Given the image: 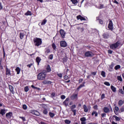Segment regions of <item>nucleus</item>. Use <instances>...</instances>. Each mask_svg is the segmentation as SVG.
Segmentation results:
<instances>
[{
    "label": "nucleus",
    "mask_w": 124,
    "mask_h": 124,
    "mask_svg": "<svg viewBox=\"0 0 124 124\" xmlns=\"http://www.w3.org/2000/svg\"><path fill=\"white\" fill-rule=\"evenodd\" d=\"M33 42L35 46L38 47L42 44V39L39 38H35L33 39Z\"/></svg>",
    "instance_id": "f257e3e1"
},
{
    "label": "nucleus",
    "mask_w": 124,
    "mask_h": 124,
    "mask_svg": "<svg viewBox=\"0 0 124 124\" xmlns=\"http://www.w3.org/2000/svg\"><path fill=\"white\" fill-rule=\"evenodd\" d=\"M120 44H121V42L120 41H117L116 43L111 44L110 46V49L112 50H115L120 46Z\"/></svg>",
    "instance_id": "f03ea898"
},
{
    "label": "nucleus",
    "mask_w": 124,
    "mask_h": 124,
    "mask_svg": "<svg viewBox=\"0 0 124 124\" xmlns=\"http://www.w3.org/2000/svg\"><path fill=\"white\" fill-rule=\"evenodd\" d=\"M46 78V74H44V73H39L37 75V79L38 80H45Z\"/></svg>",
    "instance_id": "7ed1b4c3"
},
{
    "label": "nucleus",
    "mask_w": 124,
    "mask_h": 124,
    "mask_svg": "<svg viewBox=\"0 0 124 124\" xmlns=\"http://www.w3.org/2000/svg\"><path fill=\"white\" fill-rule=\"evenodd\" d=\"M103 111L105 113H110L112 111V107L109 106V107H105L103 108Z\"/></svg>",
    "instance_id": "20e7f679"
},
{
    "label": "nucleus",
    "mask_w": 124,
    "mask_h": 124,
    "mask_svg": "<svg viewBox=\"0 0 124 124\" xmlns=\"http://www.w3.org/2000/svg\"><path fill=\"white\" fill-rule=\"evenodd\" d=\"M84 56L85 57H93V53L92 51H86L84 53Z\"/></svg>",
    "instance_id": "39448f33"
},
{
    "label": "nucleus",
    "mask_w": 124,
    "mask_h": 124,
    "mask_svg": "<svg viewBox=\"0 0 124 124\" xmlns=\"http://www.w3.org/2000/svg\"><path fill=\"white\" fill-rule=\"evenodd\" d=\"M60 46L62 48H65L67 46V43L64 41H62L60 42Z\"/></svg>",
    "instance_id": "423d86ee"
},
{
    "label": "nucleus",
    "mask_w": 124,
    "mask_h": 124,
    "mask_svg": "<svg viewBox=\"0 0 124 124\" xmlns=\"http://www.w3.org/2000/svg\"><path fill=\"white\" fill-rule=\"evenodd\" d=\"M113 22L112 21V20H110L109 21V24H108V29H109V30H113Z\"/></svg>",
    "instance_id": "0eeeda50"
},
{
    "label": "nucleus",
    "mask_w": 124,
    "mask_h": 124,
    "mask_svg": "<svg viewBox=\"0 0 124 124\" xmlns=\"http://www.w3.org/2000/svg\"><path fill=\"white\" fill-rule=\"evenodd\" d=\"M60 33L61 35V36H62V38H64L65 36V31L62 29H61L60 31Z\"/></svg>",
    "instance_id": "6e6552de"
},
{
    "label": "nucleus",
    "mask_w": 124,
    "mask_h": 124,
    "mask_svg": "<svg viewBox=\"0 0 124 124\" xmlns=\"http://www.w3.org/2000/svg\"><path fill=\"white\" fill-rule=\"evenodd\" d=\"M6 75L8 76H10L11 75L10 69H8L7 66L6 67Z\"/></svg>",
    "instance_id": "1a4fd4ad"
},
{
    "label": "nucleus",
    "mask_w": 124,
    "mask_h": 124,
    "mask_svg": "<svg viewBox=\"0 0 124 124\" xmlns=\"http://www.w3.org/2000/svg\"><path fill=\"white\" fill-rule=\"evenodd\" d=\"M77 18L78 19V20H80L81 21H86V18L82 16L81 15L77 16Z\"/></svg>",
    "instance_id": "9d476101"
},
{
    "label": "nucleus",
    "mask_w": 124,
    "mask_h": 124,
    "mask_svg": "<svg viewBox=\"0 0 124 124\" xmlns=\"http://www.w3.org/2000/svg\"><path fill=\"white\" fill-rule=\"evenodd\" d=\"M43 84H44V85H50V84H52V81L50 80H45L43 81Z\"/></svg>",
    "instance_id": "9b49d317"
},
{
    "label": "nucleus",
    "mask_w": 124,
    "mask_h": 124,
    "mask_svg": "<svg viewBox=\"0 0 124 124\" xmlns=\"http://www.w3.org/2000/svg\"><path fill=\"white\" fill-rule=\"evenodd\" d=\"M12 116H13V114L11 112L6 114V117L7 118V119H11V117H12Z\"/></svg>",
    "instance_id": "f8f14e48"
},
{
    "label": "nucleus",
    "mask_w": 124,
    "mask_h": 124,
    "mask_svg": "<svg viewBox=\"0 0 124 124\" xmlns=\"http://www.w3.org/2000/svg\"><path fill=\"white\" fill-rule=\"evenodd\" d=\"M119 107H115L114 109V112L115 114V115H119Z\"/></svg>",
    "instance_id": "ddd939ff"
},
{
    "label": "nucleus",
    "mask_w": 124,
    "mask_h": 124,
    "mask_svg": "<svg viewBox=\"0 0 124 124\" xmlns=\"http://www.w3.org/2000/svg\"><path fill=\"white\" fill-rule=\"evenodd\" d=\"M77 97H78V94H73L71 96V99L72 100H74L75 99H77Z\"/></svg>",
    "instance_id": "4468645a"
},
{
    "label": "nucleus",
    "mask_w": 124,
    "mask_h": 124,
    "mask_svg": "<svg viewBox=\"0 0 124 124\" xmlns=\"http://www.w3.org/2000/svg\"><path fill=\"white\" fill-rule=\"evenodd\" d=\"M68 101H69V98H67L63 102V104L65 105V106L66 107L67 106H68Z\"/></svg>",
    "instance_id": "2eb2a0df"
},
{
    "label": "nucleus",
    "mask_w": 124,
    "mask_h": 124,
    "mask_svg": "<svg viewBox=\"0 0 124 124\" xmlns=\"http://www.w3.org/2000/svg\"><path fill=\"white\" fill-rule=\"evenodd\" d=\"M90 107H87V105H84L83 106V109H84V112L87 113V112H88L89 111V108H90Z\"/></svg>",
    "instance_id": "dca6fc26"
},
{
    "label": "nucleus",
    "mask_w": 124,
    "mask_h": 124,
    "mask_svg": "<svg viewBox=\"0 0 124 124\" xmlns=\"http://www.w3.org/2000/svg\"><path fill=\"white\" fill-rule=\"evenodd\" d=\"M32 113L36 116H39L40 115V113L37 110H33Z\"/></svg>",
    "instance_id": "f3484780"
},
{
    "label": "nucleus",
    "mask_w": 124,
    "mask_h": 124,
    "mask_svg": "<svg viewBox=\"0 0 124 124\" xmlns=\"http://www.w3.org/2000/svg\"><path fill=\"white\" fill-rule=\"evenodd\" d=\"M110 88L113 93H116V92H117V88H116L114 86L111 85Z\"/></svg>",
    "instance_id": "a211bd4d"
},
{
    "label": "nucleus",
    "mask_w": 124,
    "mask_h": 124,
    "mask_svg": "<svg viewBox=\"0 0 124 124\" xmlns=\"http://www.w3.org/2000/svg\"><path fill=\"white\" fill-rule=\"evenodd\" d=\"M85 84H86V82H83L82 84H81L78 86V87L77 88V90H80L81 88H83V87H85Z\"/></svg>",
    "instance_id": "6ab92c4d"
},
{
    "label": "nucleus",
    "mask_w": 124,
    "mask_h": 124,
    "mask_svg": "<svg viewBox=\"0 0 124 124\" xmlns=\"http://www.w3.org/2000/svg\"><path fill=\"white\" fill-rule=\"evenodd\" d=\"M9 88L10 92H11V93H14V88L13 87V86H12L11 85H9Z\"/></svg>",
    "instance_id": "aec40b11"
},
{
    "label": "nucleus",
    "mask_w": 124,
    "mask_h": 124,
    "mask_svg": "<svg viewBox=\"0 0 124 124\" xmlns=\"http://www.w3.org/2000/svg\"><path fill=\"white\" fill-rule=\"evenodd\" d=\"M6 113V112L5 111V109H2L0 110V114L2 115V116H3V115H4Z\"/></svg>",
    "instance_id": "412c9836"
},
{
    "label": "nucleus",
    "mask_w": 124,
    "mask_h": 124,
    "mask_svg": "<svg viewBox=\"0 0 124 124\" xmlns=\"http://www.w3.org/2000/svg\"><path fill=\"white\" fill-rule=\"evenodd\" d=\"M24 36H25V33L24 32H20L19 34V38L20 39H23Z\"/></svg>",
    "instance_id": "4be33fe9"
},
{
    "label": "nucleus",
    "mask_w": 124,
    "mask_h": 124,
    "mask_svg": "<svg viewBox=\"0 0 124 124\" xmlns=\"http://www.w3.org/2000/svg\"><path fill=\"white\" fill-rule=\"evenodd\" d=\"M16 71L17 72V74H20V72H21V69H20V67H17L16 69Z\"/></svg>",
    "instance_id": "5701e85b"
},
{
    "label": "nucleus",
    "mask_w": 124,
    "mask_h": 124,
    "mask_svg": "<svg viewBox=\"0 0 124 124\" xmlns=\"http://www.w3.org/2000/svg\"><path fill=\"white\" fill-rule=\"evenodd\" d=\"M113 118H115V120L117 122H120L121 121V118H120L119 117H118L116 115H113Z\"/></svg>",
    "instance_id": "b1692460"
},
{
    "label": "nucleus",
    "mask_w": 124,
    "mask_h": 124,
    "mask_svg": "<svg viewBox=\"0 0 124 124\" xmlns=\"http://www.w3.org/2000/svg\"><path fill=\"white\" fill-rule=\"evenodd\" d=\"M46 70L47 72H50L51 71V67H50V65H47L46 67Z\"/></svg>",
    "instance_id": "393cba45"
},
{
    "label": "nucleus",
    "mask_w": 124,
    "mask_h": 124,
    "mask_svg": "<svg viewBox=\"0 0 124 124\" xmlns=\"http://www.w3.org/2000/svg\"><path fill=\"white\" fill-rule=\"evenodd\" d=\"M46 23H47V19H44L42 21V22L41 25V26H44V25H45V24H46Z\"/></svg>",
    "instance_id": "a878e982"
},
{
    "label": "nucleus",
    "mask_w": 124,
    "mask_h": 124,
    "mask_svg": "<svg viewBox=\"0 0 124 124\" xmlns=\"http://www.w3.org/2000/svg\"><path fill=\"white\" fill-rule=\"evenodd\" d=\"M72 3L75 4V5H77V3H78V1L77 0H71Z\"/></svg>",
    "instance_id": "bb28decb"
},
{
    "label": "nucleus",
    "mask_w": 124,
    "mask_h": 124,
    "mask_svg": "<svg viewBox=\"0 0 124 124\" xmlns=\"http://www.w3.org/2000/svg\"><path fill=\"white\" fill-rule=\"evenodd\" d=\"M25 15H26V16H31V12L30 11H28L27 13L25 14Z\"/></svg>",
    "instance_id": "cd10ccee"
},
{
    "label": "nucleus",
    "mask_w": 124,
    "mask_h": 124,
    "mask_svg": "<svg viewBox=\"0 0 124 124\" xmlns=\"http://www.w3.org/2000/svg\"><path fill=\"white\" fill-rule=\"evenodd\" d=\"M41 61V59H40V57H37L36 58V61L38 63V64H39V62H40Z\"/></svg>",
    "instance_id": "c85d7f7f"
},
{
    "label": "nucleus",
    "mask_w": 124,
    "mask_h": 124,
    "mask_svg": "<svg viewBox=\"0 0 124 124\" xmlns=\"http://www.w3.org/2000/svg\"><path fill=\"white\" fill-rule=\"evenodd\" d=\"M92 116H93V115H95V117H97L98 113H97V112L94 110L92 112Z\"/></svg>",
    "instance_id": "c756f323"
},
{
    "label": "nucleus",
    "mask_w": 124,
    "mask_h": 124,
    "mask_svg": "<svg viewBox=\"0 0 124 124\" xmlns=\"http://www.w3.org/2000/svg\"><path fill=\"white\" fill-rule=\"evenodd\" d=\"M64 123L66 124H70L71 123V121H70V120L66 119L64 120Z\"/></svg>",
    "instance_id": "7c9ffc66"
},
{
    "label": "nucleus",
    "mask_w": 124,
    "mask_h": 124,
    "mask_svg": "<svg viewBox=\"0 0 124 124\" xmlns=\"http://www.w3.org/2000/svg\"><path fill=\"white\" fill-rule=\"evenodd\" d=\"M24 91L26 93H28V92H29V91H30V88H29V86H26L24 88Z\"/></svg>",
    "instance_id": "2f4dec72"
},
{
    "label": "nucleus",
    "mask_w": 124,
    "mask_h": 124,
    "mask_svg": "<svg viewBox=\"0 0 124 124\" xmlns=\"http://www.w3.org/2000/svg\"><path fill=\"white\" fill-rule=\"evenodd\" d=\"M49 115L50 118H54V117L55 116V114L54 113L51 112H50L49 113Z\"/></svg>",
    "instance_id": "473e14b6"
},
{
    "label": "nucleus",
    "mask_w": 124,
    "mask_h": 124,
    "mask_svg": "<svg viewBox=\"0 0 124 124\" xmlns=\"http://www.w3.org/2000/svg\"><path fill=\"white\" fill-rule=\"evenodd\" d=\"M120 68H121V65H117L114 67V69H115V70H118V69H120Z\"/></svg>",
    "instance_id": "72a5a7b5"
},
{
    "label": "nucleus",
    "mask_w": 124,
    "mask_h": 124,
    "mask_svg": "<svg viewBox=\"0 0 124 124\" xmlns=\"http://www.w3.org/2000/svg\"><path fill=\"white\" fill-rule=\"evenodd\" d=\"M45 50H45L46 54H49V53H50V49L46 47V48Z\"/></svg>",
    "instance_id": "f704fd0d"
},
{
    "label": "nucleus",
    "mask_w": 124,
    "mask_h": 124,
    "mask_svg": "<svg viewBox=\"0 0 124 124\" xmlns=\"http://www.w3.org/2000/svg\"><path fill=\"white\" fill-rule=\"evenodd\" d=\"M104 7H104V5L101 4L99 5V6L98 7V8L99 9H102V8H104Z\"/></svg>",
    "instance_id": "c9c22d12"
},
{
    "label": "nucleus",
    "mask_w": 124,
    "mask_h": 124,
    "mask_svg": "<svg viewBox=\"0 0 124 124\" xmlns=\"http://www.w3.org/2000/svg\"><path fill=\"white\" fill-rule=\"evenodd\" d=\"M123 104H124V101H123V100H119L118 102V105H119L120 106H122V105H123Z\"/></svg>",
    "instance_id": "e433bc0d"
},
{
    "label": "nucleus",
    "mask_w": 124,
    "mask_h": 124,
    "mask_svg": "<svg viewBox=\"0 0 124 124\" xmlns=\"http://www.w3.org/2000/svg\"><path fill=\"white\" fill-rule=\"evenodd\" d=\"M103 36L104 38H108L109 35H108V33H104Z\"/></svg>",
    "instance_id": "4c0bfd02"
},
{
    "label": "nucleus",
    "mask_w": 124,
    "mask_h": 124,
    "mask_svg": "<svg viewBox=\"0 0 124 124\" xmlns=\"http://www.w3.org/2000/svg\"><path fill=\"white\" fill-rule=\"evenodd\" d=\"M117 79L119 81H120V82H123V78H122L121 76H118L117 77Z\"/></svg>",
    "instance_id": "58836bf2"
},
{
    "label": "nucleus",
    "mask_w": 124,
    "mask_h": 124,
    "mask_svg": "<svg viewBox=\"0 0 124 124\" xmlns=\"http://www.w3.org/2000/svg\"><path fill=\"white\" fill-rule=\"evenodd\" d=\"M52 46L54 50H56L57 49V46H56V44H55V43L52 44Z\"/></svg>",
    "instance_id": "ea45409f"
},
{
    "label": "nucleus",
    "mask_w": 124,
    "mask_h": 124,
    "mask_svg": "<svg viewBox=\"0 0 124 124\" xmlns=\"http://www.w3.org/2000/svg\"><path fill=\"white\" fill-rule=\"evenodd\" d=\"M71 110H74L75 108H76V106L75 105H73L72 106L70 107Z\"/></svg>",
    "instance_id": "a19ab883"
},
{
    "label": "nucleus",
    "mask_w": 124,
    "mask_h": 124,
    "mask_svg": "<svg viewBox=\"0 0 124 124\" xmlns=\"http://www.w3.org/2000/svg\"><path fill=\"white\" fill-rule=\"evenodd\" d=\"M55 96H56V93L53 92L51 94V97H52L53 98L55 97Z\"/></svg>",
    "instance_id": "79ce46f5"
},
{
    "label": "nucleus",
    "mask_w": 124,
    "mask_h": 124,
    "mask_svg": "<svg viewBox=\"0 0 124 124\" xmlns=\"http://www.w3.org/2000/svg\"><path fill=\"white\" fill-rule=\"evenodd\" d=\"M101 76H102V77L105 78L106 77V76L105 75V72L104 71H102L101 72Z\"/></svg>",
    "instance_id": "37998d69"
},
{
    "label": "nucleus",
    "mask_w": 124,
    "mask_h": 124,
    "mask_svg": "<svg viewBox=\"0 0 124 124\" xmlns=\"http://www.w3.org/2000/svg\"><path fill=\"white\" fill-rule=\"evenodd\" d=\"M86 118L85 117H82L80 119V121L81 123L86 122Z\"/></svg>",
    "instance_id": "c03bdc74"
},
{
    "label": "nucleus",
    "mask_w": 124,
    "mask_h": 124,
    "mask_svg": "<svg viewBox=\"0 0 124 124\" xmlns=\"http://www.w3.org/2000/svg\"><path fill=\"white\" fill-rule=\"evenodd\" d=\"M43 114L47 115L48 114V110L46 109H45L43 111Z\"/></svg>",
    "instance_id": "a18cd8bd"
},
{
    "label": "nucleus",
    "mask_w": 124,
    "mask_h": 124,
    "mask_svg": "<svg viewBox=\"0 0 124 124\" xmlns=\"http://www.w3.org/2000/svg\"><path fill=\"white\" fill-rule=\"evenodd\" d=\"M119 92L120 93H122V94H124V91H123V90L122 89H120L119 90Z\"/></svg>",
    "instance_id": "49530a36"
},
{
    "label": "nucleus",
    "mask_w": 124,
    "mask_h": 124,
    "mask_svg": "<svg viewBox=\"0 0 124 124\" xmlns=\"http://www.w3.org/2000/svg\"><path fill=\"white\" fill-rule=\"evenodd\" d=\"M104 85H106V86H108V87H109L110 86V83L108 82H105L104 83Z\"/></svg>",
    "instance_id": "de8ad7c7"
},
{
    "label": "nucleus",
    "mask_w": 124,
    "mask_h": 124,
    "mask_svg": "<svg viewBox=\"0 0 124 124\" xmlns=\"http://www.w3.org/2000/svg\"><path fill=\"white\" fill-rule=\"evenodd\" d=\"M114 68V63H111V65H109V68L110 69H113Z\"/></svg>",
    "instance_id": "09e8293b"
},
{
    "label": "nucleus",
    "mask_w": 124,
    "mask_h": 124,
    "mask_svg": "<svg viewBox=\"0 0 124 124\" xmlns=\"http://www.w3.org/2000/svg\"><path fill=\"white\" fill-rule=\"evenodd\" d=\"M22 108L24 110H27V109H28V107H27V105H23Z\"/></svg>",
    "instance_id": "8fccbe9b"
},
{
    "label": "nucleus",
    "mask_w": 124,
    "mask_h": 124,
    "mask_svg": "<svg viewBox=\"0 0 124 124\" xmlns=\"http://www.w3.org/2000/svg\"><path fill=\"white\" fill-rule=\"evenodd\" d=\"M96 19L97 20H98V21H99V24H101V25H102L103 21H102L101 19H98V17H97Z\"/></svg>",
    "instance_id": "3c124183"
},
{
    "label": "nucleus",
    "mask_w": 124,
    "mask_h": 124,
    "mask_svg": "<svg viewBox=\"0 0 124 124\" xmlns=\"http://www.w3.org/2000/svg\"><path fill=\"white\" fill-rule=\"evenodd\" d=\"M72 111L74 113V116H76L77 110L76 109H72Z\"/></svg>",
    "instance_id": "603ef678"
},
{
    "label": "nucleus",
    "mask_w": 124,
    "mask_h": 124,
    "mask_svg": "<svg viewBox=\"0 0 124 124\" xmlns=\"http://www.w3.org/2000/svg\"><path fill=\"white\" fill-rule=\"evenodd\" d=\"M105 98V94L103 93L101 96V99H104Z\"/></svg>",
    "instance_id": "864d4df0"
},
{
    "label": "nucleus",
    "mask_w": 124,
    "mask_h": 124,
    "mask_svg": "<svg viewBox=\"0 0 124 124\" xmlns=\"http://www.w3.org/2000/svg\"><path fill=\"white\" fill-rule=\"evenodd\" d=\"M19 118L22 119V120L23 122H25L26 121V118L24 117L19 116Z\"/></svg>",
    "instance_id": "5fc2aeb1"
},
{
    "label": "nucleus",
    "mask_w": 124,
    "mask_h": 124,
    "mask_svg": "<svg viewBox=\"0 0 124 124\" xmlns=\"http://www.w3.org/2000/svg\"><path fill=\"white\" fill-rule=\"evenodd\" d=\"M61 99H65V95H62L61 96Z\"/></svg>",
    "instance_id": "6e6d98bb"
},
{
    "label": "nucleus",
    "mask_w": 124,
    "mask_h": 124,
    "mask_svg": "<svg viewBox=\"0 0 124 124\" xmlns=\"http://www.w3.org/2000/svg\"><path fill=\"white\" fill-rule=\"evenodd\" d=\"M58 76L60 77V78H62V74L61 73H59L57 74Z\"/></svg>",
    "instance_id": "4d7b16f0"
},
{
    "label": "nucleus",
    "mask_w": 124,
    "mask_h": 124,
    "mask_svg": "<svg viewBox=\"0 0 124 124\" xmlns=\"http://www.w3.org/2000/svg\"><path fill=\"white\" fill-rule=\"evenodd\" d=\"M31 88H32V89H34V90H38V88L37 87H35L33 85H31Z\"/></svg>",
    "instance_id": "13d9d810"
},
{
    "label": "nucleus",
    "mask_w": 124,
    "mask_h": 124,
    "mask_svg": "<svg viewBox=\"0 0 124 124\" xmlns=\"http://www.w3.org/2000/svg\"><path fill=\"white\" fill-rule=\"evenodd\" d=\"M53 54H51L49 56V60H52L53 59Z\"/></svg>",
    "instance_id": "bf43d9fd"
},
{
    "label": "nucleus",
    "mask_w": 124,
    "mask_h": 124,
    "mask_svg": "<svg viewBox=\"0 0 124 124\" xmlns=\"http://www.w3.org/2000/svg\"><path fill=\"white\" fill-rule=\"evenodd\" d=\"M101 116H102V118H104V117H106V113H102V114H101Z\"/></svg>",
    "instance_id": "052dcab7"
},
{
    "label": "nucleus",
    "mask_w": 124,
    "mask_h": 124,
    "mask_svg": "<svg viewBox=\"0 0 124 124\" xmlns=\"http://www.w3.org/2000/svg\"><path fill=\"white\" fill-rule=\"evenodd\" d=\"M64 79L65 80H67V79H68V76H65L64 77Z\"/></svg>",
    "instance_id": "680f3d73"
},
{
    "label": "nucleus",
    "mask_w": 124,
    "mask_h": 124,
    "mask_svg": "<svg viewBox=\"0 0 124 124\" xmlns=\"http://www.w3.org/2000/svg\"><path fill=\"white\" fill-rule=\"evenodd\" d=\"M78 82L79 83H82V82H83V78H80L79 80H78Z\"/></svg>",
    "instance_id": "e2e57ef3"
},
{
    "label": "nucleus",
    "mask_w": 124,
    "mask_h": 124,
    "mask_svg": "<svg viewBox=\"0 0 124 124\" xmlns=\"http://www.w3.org/2000/svg\"><path fill=\"white\" fill-rule=\"evenodd\" d=\"M32 65V63H31L30 64L27 65V66L29 68L31 67V66Z\"/></svg>",
    "instance_id": "0e129e2a"
},
{
    "label": "nucleus",
    "mask_w": 124,
    "mask_h": 124,
    "mask_svg": "<svg viewBox=\"0 0 124 124\" xmlns=\"http://www.w3.org/2000/svg\"><path fill=\"white\" fill-rule=\"evenodd\" d=\"M93 108L95 109V110H96V109H97V105H95L93 106Z\"/></svg>",
    "instance_id": "69168bd1"
},
{
    "label": "nucleus",
    "mask_w": 124,
    "mask_h": 124,
    "mask_svg": "<svg viewBox=\"0 0 124 124\" xmlns=\"http://www.w3.org/2000/svg\"><path fill=\"white\" fill-rule=\"evenodd\" d=\"M108 54H112V53H113V51L110 50H108Z\"/></svg>",
    "instance_id": "338daca9"
},
{
    "label": "nucleus",
    "mask_w": 124,
    "mask_h": 124,
    "mask_svg": "<svg viewBox=\"0 0 124 124\" xmlns=\"http://www.w3.org/2000/svg\"><path fill=\"white\" fill-rule=\"evenodd\" d=\"M121 112H124V108H122L120 109Z\"/></svg>",
    "instance_id": "774afa93"
}]
</instances>
